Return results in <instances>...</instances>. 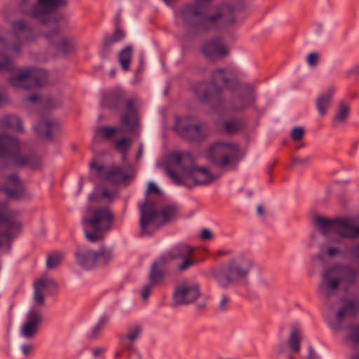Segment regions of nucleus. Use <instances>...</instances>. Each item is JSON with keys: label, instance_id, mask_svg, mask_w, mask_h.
<instances>
[{"label": "nucleus", "instance_id": "nucleus-44", "mask_svg": "<svg viewBox=\"0 0 359 359\" xmlns=\"http://www.w3.org/2000/svg\"><path fill=\"white\" fill-rule=\"evenodd\" d=\"M132 143L133 140L131 139L122 137L115 141L114 144L118 152H124L130 150Z\"/></svg>", "mask_w": 359, "mask_h": 359}, {"label": "nucleus", "instance_id": "nucleus-38", "mask_svg": "<svg viewBox=\"0 0 359 359\" xmlns=\"http://www.w3.org/2000/svg\"><path fill=\"white\" fill-rule=\"evenodd\" d=\"M33 287L34 289H37L44 292L45 289L48 287H56L57 283L52 278L43 277L36 280L33 283Z\"/></svg>", "mask_w": 359, "mask_h": 359}, {"label": "nucleus", "instance_id": "nucleus-61", "mask_svg": "<svg viewBox=\"0 0 359 359\" xmlns=\"http://www.w3.org/2000/svg\"><path fill=\"white\" fill-rule=\"evenodd\" d=\"M143 151H144V146H143V144L142 143H140L139 144V149H138V151H137V156H136V159L138 161L140 160L142 155H143Z\"/></svg>", "mask_w": 359, "mask_h": 359}, {"label": "nucleus", "instance_id": "nucleus-26", "mask_svg": "<svg viewBox=\"0 0 359 359\" xmlns=\"http://www.w3.org/2000/svg\"><path fill=\"white\" fill-rule=\"evenodd\" d=\"M6 50H11V45L0 36V72L11 73L15 71V62L6 53Z\"/></svg>", "mask_w": 359, "mask_h": 359}, {"label": "nucleus", "instance_id": "nucleus-6", "mask_svg": "<svg viewBox=\"0 0 359 359\" xmlns=\"http://www.w3.org/2000/svg\"><path fill=\"white\" fill-rule=\"evenodd\" d=\"M101 105L112 110H120L124 107L120 123L126 133L139 137L140 135V118L137 109V99L128 97L126 93L115 89L103 94Z\"/></svg>", "mask_w": 359, "mask_h": 359}, {"label": "nucleus", "instance_id": "nucleus-42", "mask_svg": "<svg viewBox=\"0 0 359 359\" xmlns=\"http://www.w3.org/2000/svg\"><path fill=\"white\" fill-rule=\"evenodd\" d=\"M90 168L98 177L106 180L109 168L98 163L96 160H93L90 163Z\"/></svg>", "mask_w": 359, "mask_h": 359}, {"label": "nucleus", "instance_id": "nucleus-37", "mask_svg": "<svg viewBox=\"0 0 359 359\" xmlns=\"http://www.w3.org/2000/svg\"><path fill=\"white\" fill-rule=\"evenodd\" d=\"M225 131L229 134H233L239 132L245 128V123L241 119H233L224 122Z\"/></svg>", "mask_w": 359, "mask_h": 359}, {"label": "nucleus", "instance_id": "nucleus-13", "mask_svg": "<svg viewBox=\"0 0 359 359\" xmlns=\"http://www.w3.org/2000/svg\"><path fill=\"white\" fill-rule=\"evenodd\" d=\"M8 79L9 83L16 88L32 89L43 86L47 81L46 71L41 69L24 67L13 72Z\"/></svg>", "mask_w": 359, "mask_h": 359}, {"label": "nucleus", "instance_id": "nucleus-51", "mask_svg": "<svg viewBox=\"0 0 359 359\" xmlns=\"http://www.w3.org/2000/svg\"><path fill=\"white\" fill-rule=\"evenodd\" d=\"M147 193V194L154 193V194H157L158 196H161L162 194L161 190L153 182H151L148 184Z\"/></svg>", "mask_w": 359, "mask_h": 359}, {"label": "nucleus", "instance_id": "nucleus-39", "mask_svg": "<svg viewBox=\"0 0 359 359\" xmlns=\"http://www.w3.org/2000/svg\"><path fill=\"white\" fill-rule=\"evenodd\" d=\"M345 254L354 260L359 267V242L346 245Z\"/></svg>", "mask_w": 359, "mask_h": 359}, {"label": "nucleus", "instance_id": "nucleus-64", "mask_svg": "<svg viewBox=\"0 0 359 359\" xmlns=\"http://www.w3.org/2000/svg\"><path fill=\"white\" fill-rule=\"evenodd\" d=\"M257 212L259 215H263L264 214V208L262 207V205H259L257 208Z\"/></svg>", "mask_w": 359, "mask_h": 359}, {"label": "nucleus", "instance_id": "nucleus-2", "mask_svg": "<svg viewBox=\"0 0 359 359\" xmlns=\"http://www.w3.org/2000/svg\"><path fill=\"white\" fill-rule=\"evenodd\" d=\"M172 181L187 188L207 186L217 178L206 167H198L193 156L188 152H174L170 155L165 168Z\"/></svg>", "mask_w": 359, "mask_h": 359}, {"label": "nucleus", "instance_id": "nucleus-7", "mask_svg": "<svg viewBox=\"0 0 359 359\" xmlns=\"http://www.w3.org/2000/svg\"><path fill=\"white\" fill-rule=\"evenodd\" d=\"M314 222L318 230L325 237H332V241L344 244V240L359 238V226L355 225L351 217L329 219L316 216Z\"/></svg>", "mask_w": 359, "mask_h": 359}, {"label": "nucleus", "instance_id": "nucleus-19", "mask_svg": "<svg viewBox=\"0 0 359 359\" xmlns=\"http://www.w3.org/2000/svg\"><path fill=\"white\" fill-rule=\"evenodd\" d=\"M201 295L196 283H184L176 287L173 293L174 306L185 305L195 302Z\"/></svg>", "mask_w": 359, "mask_h": 359}, {"label": "nucleus", "instance_id": "nucleus-56", "mask_svg": "<svg viewBox=\"0 0 359 359\" xmlns=\"http://www.w3.org/2000/svg\"><path fill=\"white\" fill-rule=\"evenodd\" d=\"M213 238V235L210 229H204L201 231V238L204 241L211 240Z\"/></svg>", "mask_w": 359, "mask_h": 359}, {"label": "nucleus", "instance_id": "nucleus-36", "mask_svg": "<svg viewBox=\"0 0 359 359\" xmlns=\"http://www.w3.org/2000/svg\"><path fill=\"white\" fill-rule=\"evenodd\" d=\"M121 131L118 128H113L108 126L98 127L95 132V137H102L106 140H110L114 137V135Z\"/></svg>", "mask_w": 359, "mask_h": 359}, {"label": "nucleus", "instance_id": "nucleus-60", "mask_svg": "<svg viewBox=\"0 0 359 359\" xmlns=\"http://www.w3.org/2000/svg\"><path fill=\"white\" fill-rule=\"evenodd\" d=\"M310 161V158L309 157H306V158H295L294 159V162L297 164H299V165H304V164H306L307 163H309Z\"/></svg>", "mask_w": 359, "mask_h": 359}, {"label": "nucleus", "instance_id": "nucleus-62", "mask_svg": "<svg viewBox=\"0 0 359 359\" xmlns=\"http://www.w3.org/2000/svg\"><path fill=\"white\" fill-rule=\"evenodd\" d=\"M349 72L354 74L355 76H359V65L353 67Z\"/></svg>", "mask_w": 359, "mask_h": 359}, {"label": "nucleus", "instance_id": "nucleus-45", "mask_svg": "<svg viewBox=\"0 0 359 359\" xmlns=\"http://www.w3.org/2000/svg\"><path fill=\"white\" fill-rule=\"evenodd\" d=\"M347 337L354 344L359 343V324L351 325L348 327Z\"/></svg>", "mask_w": 359, "mask_h": 359}, {"label": "nucleus", "instance_id": "nucleus-5", "mask_svg": "<svg viewBox=\"0 0 359 359\" xmlns=\"http://www.w3.org/2000/svg\"><path fill=\"white\" fill-rule=\"evenodd\" d=\"M6 186L0 188V198L6 195L15 200H22L28 196L25 190L22 182L16 175L7 177ZM0 225L5 226L6 231L0 233V247L18 237L22 229L20 212L11 209L6 202H0Z\"/></svg>", "mask_w": 359, "mask_h": 359}, {"label": "nucleus", "instance_id": "nucleus-9", "mask_svg": "<svg viewBox=\"0 0 359 359\" xmlns=\"http://www.w3.org/2000/svg\"><path fill=\"white\" fill-rule=\"evenodd\" d=\"M0 158L15 166L32 169L39 168L41 164V159L36 154H23L20 141L6 134L0 135Z\"/></svg>", "mask_w": 359, "mask_h": 359}, {"label": "nucleus", "instance_id": "nucleus-47", "mask_svg": "<svg viewBox=\"0 0 359 359\" xmlns=\"http://www.w3.org/2000/svg\"><path fill=\"white\" fill-rule=\"evenodd\" d=\"M142 328L139 325H135L129 329L128 332L126 335H123L127 337L130 341H135L139 335L140 334Z\"/></svg>", "mask_w": 359, "mask_h": 359}, {"label": "nucleus", "instance_id": "nucleus-21", "mask_svg": "<svg viewBox=\"0 0 359 359\" xmlns=\"http://www.w3.org/2000/svg\"><path fill=\"white\" fill-rule=\"evenodd\" d=\"M203 54L210 60L223 59L229 54L227 46L219 38L206 41L202 48Z\"/></svg>", "mask_w": 359, "mask_h": 359}, {"label": "nucleus", "instance_id": "nucleus-18", "mask_svg": "<svg viewBox=\"0 0 359 359\" xmlns=\"http://www.w3.org/2000/svg\"><path fill=\"white\" fill-rule=\"evenodd\" d=\"M175 130L182 137L191 141L200 142L208 136L207 126L201 121L187 123L180 120L177 122Z\"/></svg>", "mask_w": 359, "mask_h": 359}, {"label": "nucleus", "instance_id": "nucleus-28", "mask_svg": "<svg viewBox=\"0 0 359 359\" xmlns=\"http://www.w3.org/2000/svg\"><path fill=\"white\" fill-rule=\"evenodd\" d=\"M125 34L119 29H116L113 36H104L102 42V47L100 50V55L103 59L107 58L108 55L112 51L113 45L123 39Z\"/></svg>", "mask_w": 359, "mask_h": 359}, {"label": "nucleus", "instance_id": "nucleus-49", "mask_svg": "<svg viewBox=\"0 0 359 359\" xmlns=\"http://www.w3.org/2000/svg\"><path fill=\"white\" fill-rule=\"evenodd\" d=\"M33 299L35 304L39 306H43L45 304V297L43 291L34 289Z\"/></svg>", "mask_w": 359, "mask_h": 359}, {"label": "nucleus", "instance_id": "nucleus-29", "mask_svg": "<svg viewBox=\"0 0 359 359\" xmlns=\"http://www.w3.org/2000/svg\"><path fill=\"white\" fill-rule=\"evenodd\" d=\"M25 103L27 105L35 104L39 102L46 109H55L62 105V101L53 97L40 98L37 95H32L25 98Z\"/></svg>", "mask_w": 359, "mask_h": 359}, {"label": "nucleus", "instance_id": "nucleus-50", "mask_svg": "<svg viewBox=\"0 0 359 359\" xmlns=\"http://www.w3.org/2000/svg\"><path fill=\"white\" fill-rule=\"evenodd\" d=\"M229 300L230 299L227 295H222L217 304L216 310L219 312L226 311L228 308Z\"/></svg>", "mask_w": 359, "mask_h": 359}, {"label": "nucleus", "instance_id": "nucleus-27", "mask_svg": "<svg viewBox=\"0 0 359 359\" xmlns=\"http://www.w3.org/2000/svg\"><path fill=\"white\" fill-rule=\"evenodd\" d=\"M327 243L321 245V252L329 258L334 259L339 257H348L345 254V245L348 243L337 244L332 241V237Z\"/></svg>", "mask_w": 359, "mask_h": 359}, {"label": "nucleus", "instance_id": "nucleus-1", "mask_svg": "<svg viewBox=\"0 0 359 359\" xmlns=\"http://www.w3.org/2000/svg\"><path fill=\"white\" fill-rule=\"evenodd\" d=\"M358 275V271L351 266L338 263L329 266L322 274L319 292L325 299L329 309L327 323L335 330L343 327L341 323L344 319L359 313V294L353 299L339 298L332 302L331 298L339 287L346 291L355 285Z\"/></svg>", "mask_w": 359, "mask_h": 359}, {"label": "nucleus", "instance_id": "nucleus-40", "mask_svg": "<svg viewBox=\"0 0 359 359\" xmlns=\"http://www.w3.org/2000/svg\"><path fill=\"white\" fill-rule=\"evenodd\" d=\"M113 258V251L111 248L102 246L97 251V261H100L103 264H107Z\"/></svg>", "mask_w": 359, "mask_h": 359}, {"label": "nucleus", "instance_id": "nucleus-8", "mask_svg": "<svg viewBox=\"0 0 359 359\" xmlns=\"http://www.w3.org/2000/svg\"><path fill=\"white\" fill-rule=\"evenodd\" d=\"M252 266L253 262L250 259L238 257L219 268L213 269L211 273L219 286L227 288L246 280Z\"/></svg>", "mask_w": 359, "mask_h": 359}, {"label": "nucleus", "instance_id": "nucleus-46", "mask_svg": "<svg viewBox=\"0 0 359 359\" xmlns=\"http://www.w3.org/2000/svg\"><path fill=\"white\" fill-rule=\"evenodd\" d=\"M305 131L303 127L297 126L292 129L290 132V137L294 141H300L303 139Z\"/></svg>", "mask_w": 359, "mask_h": 359}, {"label": "nucleus", "instance_id": "nucleus-54", "mask_svg": "<svg viewBox=\"0 0 359 359\" xmlns=\"http://www.w3.org/2000/svg\"><path fill=\"white\" fill-rule=\"evenodd\" d=\"M133 342L130 341L127 337L123 336L120 337L121 344L126 349H130L133 347Z\"/></svg>", "mask_w": 359, "mask_h": 359}, {"label": "nucleus", "instance_id": "nucleus-32", "mask_svg": "<svg viewBox=\"0 0 359 359\" xmlns=\"http://www.w3.org/2000/svg\"><path fill=\"white\" fill-rule=\"evenodd\" d=\"M349 112L350 107L348 104L344 102H339L338 109L332 121L333 126L338 127L344 125L347 121Z\"/></svg>", "mask_w": 359, "mask_h": 359}, {"label": "nucleus", "instance_id": "nucleus-14", "mask_svg": "<svg viewBox=\"0 0 359 359\" xmlns=\"http://www.w3.org/2000/svg\"><path fill=\"white\" fill-rule=\"evenodd\" d=\"M57 21L50 23L52 26L42 31V36L48 45L63 55L72 53L75 48V41L72 37L61 33Z\"/></svg>", "mask_w": 359, "mask_h": 359}, {"label": "nucleus", "instance_id": "nucleus-10", "mask_svg": "<svg viewBox=\"0 0 359 359\" xmlns=\"http://www.w3.org/2000/svg\"><path fill=\"white\" fill-rule=\"evenodd\" d=\"M114 218L113 212L107 207L89 208L82 219L88 241L97 242L103 239L104 232L111 228Z\"/></svg>", "mask_w": 359, "mask_h": 359}, {"label": "nucleus", "instance_id": "nucleus-63", "mask_svg": "<svg viewBox=\"0 0 359 359\" xmlns=\"http://www.w3.org/2000/svg\"><path fill=\"white\" fill-rule=\"evenodd\" d=\"M308 359H316L315 351L312 347L309 348Z\"/></svg>", "mask_w": 359, "mask_h": 359}, {"label": "nucleus", "instance_id": "nucleus-25", "mask_svg": "<svg viewBox=\"0 0 359 359\" xmlns=\"http://www.w3.org/2000/svg\"><path fill=\"white\" fill-rule=\"evenodd\" d=\"M38 136L41 139L52 141L53 137L60 131L57 121L41 120L34 127Z\"/></svg>", "mask_w": 359, "mask_h": 359}, {"label": "nucleus", "instance_id": "nucleus-24", "mask_svg": "<svg viewBox=\"0 0 359 359\" xmlns=\"http://www.w3.org/2000/svg\"><path fill=\"white\" fill-rule=\"evenodd\" d=\"M170 252L158 257L151 264L149 278L153 283L162 282L164 278L163 269L172 262Z\"/></svg>", "mask_w": 359, "mask_h": 359}, {"label": "nucleus", "instance_id": "nucleus-58", "mask_svg": "<svg viewBox=\"0 0 359 359\" xmlns=\"http://www.w3.org/2000/svg\"><path fill=\"white\" fill-rule=\"evenodd\" d=\"M33 346L32 344H24L21 346V349L25 355H28L32 351Z\"/></svg>", "mask_w": 359, "mask_h": 359}, {"label": "nucleus", "instance_id": "nucleus-48", "mask_svg": "<svg viewBox=\"0 0 359 359\" xmlns=\"http://www.w3.org/2000/svg\"><path fill=\"white\" fill-rule=\"evenodd\" d=\"M161 282L153 283L149 278V283L145 285L142 290L141 297L144 300H147L150 294L151 288Z\"/></svg>", "mask_w": 359, "mask_h": 359}, {"label": "nucleus", "instance_id": "nucleus-3", "mask_svg": "<svg viewBox=\"0 0 359 359\" xmlns=\"http://www.w3.org/2000/svg\"><path fill=\"white\" fill-rule=\"evenodd\" d=\"M180 12L184 22L197 34L224 29L236 21L233 9L226 6L207 13L201 5L189 3Z\"/></svg>", "mask_w": 359, "mask_h": 359}, {"label": "nucleus", "instance_id": "nucleus-35", "mask_svg": "<svg viewBox=\"0 0 359 359\" xmlns=\"http://www.w3.org/2000/svg\"><path fill=\"white\" fill-rule=\"evenodd\" d=\"M301 340V331L297 328L293 329L287 339L288 346L293 352L298 353L300 351Z\"/></svg>", "mask_w": 359, "mask_h": 359}, {"label": "nucleus", "instance_id": "nucleus-20", "mask_svg": "<svg viewBox=\"0 0 359 359\" xmlns=\"http://www.w3.org/2000/svg\"><path fill=\"white\" fill-rule=\"evenodd\" d=\"M43 320V315L40 311L34 308L30 309L26 314L25 323L20 327L21 336L27 339H34Z\"/></svg>", "mask_w": 359, "mask_h": 359}, {"label": "nucleus", "instance_id": "nucleus-22", "mask_svg": "<svg viewBox=\"0 0 359 359\" xmlns=\"http://www.w3.org/2000/svg\"><path fill=\"white\" fill-rule=\"evenodd\" d=\"M238 90H241V95L234 97L231 100V109L233 111L245 110L255 100L254 90L250 85L241 84V87Z\"/></svg>", "mask_w": 359, "mask_h": 359}, {"label": "nucleus", "instance_id": "nucleus-41", "mask_svg": "<svg viewBox=\"0 0 359 359\" xmlns=\"http://www.w3.org/2000/svg\"><path fill=\"white\" fill-rule=\"evenodd\" d=\"M62 259V254L60 252H54L49 255L46 259V268L48 269H55L60 264Z\"/></svg>", "mask_w": 359, "mask_h": 359}, {"label": "nucleus", "instance_id": "nucleus-33", "mask_svg": "<svg viewBox=\"0 0 359 359\" xmlns=\"http://www.w3.org/2000/svg\"><path fill=\"white\" fill-rule=\"evenodd\" d=\"M1 128H11L18 132L23 131V123L20 118L15 115H8L0 120Z\"/></svg>", "mask_w": 359, "mask_h": 359}, {"label": "nucleus", "instance_id": "nucleus-31", "mask_svg": "<svg viewBox=\"0 0 359 359\" xmlns=\"http://www.w3.org/2000/svg\"><path fill=\"white\" fill-rule=\"evenodd\" d=\"M125 170L119 166H111L109 168L106 180L115 184L123 182L129 178L128 171Z\"/></svg>", "mask_w": 359, "mask_h": 359}, {"label": "nucleus", "instance_id": "nucleus-30", "mask_svg": "<svg viewBox=\"0 0 359 359\" xmlns=\"http://www.w3.org/2000/svg\"><path fill=\"white\" fill-rule=\"evenodd\" d=\"M334 89L332 87L329 88L326 91L320 93L316 98V104L320 116L326 114L331 102Z\"/></svg>", "mask_w": 359, "mask_h": 359}, {"label": "nucleus", "instance_id": "nucleus-34", "mask_svg": "<svg viewBox=\"0 0 359 359\" xmlns=\"http://www.w3.org/2000/svg\"><path fill=\"white\" fill-rule=\"evenodd\" d=\"M133 46H128L122 49L118 53V62L123 70L128 71L133 57Z\"/></svg>", "mask_w": 359, "mask_h": 359}, {"label": "nucleus", "instance_id": "nucleus-4", "mask_svg": "<svg viewBox=\"0 0 359 359\" xmlns=\"http://www.w3.org/2000/svg\"><path fill=\"white\" fill-rule=\"evenodd\" d=\"M241 83L236 74L228 68H217L210 72V81H201L192 86L196 99L215 109L224 102L223 90L237 91Z\"/></svg>", "mask_w": 359, "mask_h": 359}, {"label": "nucleus", "instance_id": "nucleus-23", "mask_svg": "<svg viewBox=\"0 0 359 359\" xmlns=\"http://www.w3.org/2000/svg\"><path fill=\"white\" fill-rule=\"evenodd\" d=\"M76 263L83 269H93L97 263V251L87 246H80L75 252Z\"/></svg>", "mask_w": 359, "mask_h": 359}, {"label": "nucleus", "instance_id": "nucleus-53", "mask_svg": "<svg viewBox=\"0 0 359 359\" xmlns=\"http://www.w3.org/2000/svg\"><path fill=\"white\" fill-rule=\"evenodd\" d=\"M101 199H107L109 201H112L114 199V193L108 190L107 189H103L100 196Z\"/></svg>", "mask_w": 359, "mask_h": 359}, {"label": "nucleus", "instance_id": "nucleus-17", "mask_svg": "<svg viewBox=\"0 0 359 359\" xmlns=\"http://www.w3.org/2000/svg\"><path fill=\"white\" fill-rule=\"evenodd\" d=\"M194 248L185 243H180L172 247L169 252L174 262H176V270L182 273L196 264L193 257Z\"/></svg>", "mask_w": 359, "mask_h": 359}, {"label": "nucleus", "instance_id": "nucleus-16", "mask_svg": "<svg viewBox=\"0 0 359 359\" xmlns=\"http://www.w3.org/2000/svg\"><path fill=\"white\" fill-rule=\"evenodd\" d=\"M11 29L14 34L18 37L17 41L11 44V50L15 53H20L23 43H32L36 41L39 34L25 19H19L12 22Z\"/></svg>", "mask_w": 359, "mask_h": 359}, {"label": "nucleus", "instance_id": "nucleus-52", "mask_svg": "<svg viewBox=\"0 0 359 359\" xmlns=\"http://www.w3.org/2000/svg\"><path fill=\"white\" fill-rule=\"evenodd\" d=\"M306 61L311 66H316L318 62V55L316 53H310L307 55Z\"/></svg>", "mask_w": 359, "mask_h": 359}, {"label": "nucleus", "instance_id": "nucleus-15", "mask_svg": "<svg viewBox=\"0 0 359 359\" xmlns=\"http://www.w3.org/2000/svg\"><path fill=\"white\" fill-rule=\"evenodd\" d=\"M176 214V208L173 205H168L161 209L158 212L156 208L154 203L146 200L140 205V226L142 233L146 234L147 227L149 224H156L157 218L161 216L163 218V223L168 222Z\"/></svg>", "mask_w": 359, "mask_h": 359}, {"label": "nucleus", "instance_id": "nucleus-12", "mask_svg": "<svg viewBox=\"0 0 359 359\" xmlns=\"http://www.w3.org/2000/svg\"><path fill=\"white\" fill-rule=\"evenodd\" d=\"M238 147L236 144L217 142L210 147L207 157L217 168L232 170L238 161Z\"/></svg>", "mask_w": 359, "mask_h": 359}, {"label": "nucleus", "instance_id": "nucleus-11", "mask_svg": "<svg viewBox=\"0 0 359 359\" xmlns=\"http://www.w3.org/2000/svg\"><path fill=\"white\" fill-rule=\"evenodd\" d=\"M60 0H20L21 13L42 25H48L59 20L56 8Z\"/></svg>", "mask_w": 359, "mask_h": 359}, {"label": "nucleus", "instance_id": "nucleus-55", "mask_svg": "<svg viewBox=\"0 0 359 359\" xmlns=\"http://www.w3.org/2000/svg\"><path fill=\"white\" fill-rule=\"evenodd\" d=\"M128 151H124V152H119L121 155V160L124 164V168L126 170L129 171L132 169V165L127 163V156H128Z\"/></svg>", "mask_w": 359, "mask_h": 359}, {"label": "nucleus", "instance_id": "nucleus-57", "mask_svg": "<svg viewBox=\"0 0 359 359\" xmlns=\"http://www.w3.org/2000/svg\"><path fill=\"white\" fill-rule=\"evenodd\" d=\"M8 102L7 95L5 91L0 88V106L6 104Z\"/></svg>", "mask_w": 359, "mask_h": 359}, {"label": "nucleus", "instance_id": "nucleus-59", "mask_svg": "<svg viewBox=\"0 0 359 359\" xmlns=\"http://www.w3.org/2000/svg\"><path fill=\"white\" fill-rule=\"evenodd\" d=\"M105 348L102 347H96L93 350V355L94 357H98L101 353L104 352Z\"/></svg>", "mask_w": 359, "mask_h": 359}, {"label": "nucleus", "instance_id": "nucleus-43", "mask_svg": "<svg viewBox=\"0 0 359 359\" xmlns=\"http://www.w3.org/2000/svg\"><path fill=\"white\" fill-rule=\"evenodd\" d=\"M108 320L109 318L106 316H102L99 319L98 322L94 325V327L92 329V332L90 336L91 339H96L98 337L101 330L107 323Z\"/></svg>", "mask_w": 359, "mask_h": 359}]
</instances>
